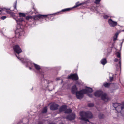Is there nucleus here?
Returning a JSON list of instances; mask_svg holds the SVG:
<instances>
[{
  "label": "nucleus",
  "mask_w": 124,
  "mask_h": 124,
  "mask_svg": "<svg viewBox=\"0 0 124 124\" xmlns=\"http://www.w3.org/2000/svg\"><path fill=\"white\" fill-rule=\"evenodd\" d=\"M113 106L115 110L120 113L123 116H124V102L122 104L116 103L113 104Z\"/></svg>",
  "instance_id": "f257e3e1"
},
{
  "label": "nucleus",
  "mask_w": 124,
  "mask_h": 124,
  "mask_svg": "<svg viewBox=\"0 0 124 124\" xmlns=\"http://www.w3.org/2000/svg\"><path fill=\"white\" fill-rule=\"evenodd\" d=\"M80 115L81 117V119L86 121H89L87 118H92L93 117L92 113L90 111L87 112H81Z\"/></svg>",
  "instance_id": "f03ea898"
},
{
  "label": "nucleus",
  "mask_w": 124,
  "mask_h": 124,
  "mask_svg": "<svg viewBox=\"0 0 124 124\" xmlns=\"http://www.w3.org/2000/svg\"><path fill=\"white\" fill-rule=\"evenodd\" d=\"M94 95L97 97L101 96L102 99L105 102H107L109 99L106 94L103 93L101 91H97L94 93Z\"/></svg>",
  "instance_id": "7ed1b4c3"
},
{
  "label": "nucleus",
  "mask_w": 124,
  "mask_h": 124,
  "mask_svg": "<svg viewBox=\"0 0 124 124\" xmlns=\"http://www.w3.org/2000/svg\"><path fill=\"white\" fill-rule=\"evenodd\" d=\"M68 78L69 79H72L73 80H77L78 79L77 74L76 73L73 74L69 76Z\"/></svg>",
  "instance_id": "20e7f679"
},
{
  "label": "nucleus",
  "mask_w": 124,
  "mask_h": 124,
  "mask_svg": "<svg viewBox=\"0 0 124 124\" xmlns=\"http://www.w3.org/2000/svg\"><path fill=\"white\" fill-rule=\"evenodd\" d=\"M13 49L15 52L19 54L22 52V51L20 48L19 46L16 45L13 47Z\"/></svg>",
  "instance_id": "39448f33"
},
{
  "label": "nucleus",
  "mask_w": 124,
  "mask_h": 124,
  "mask_svg": "<svg viewBox=\"0 0 124 124\" xmlns=\"http://www.w3.org/2000/svg\"><path fill=\"white\" fill-rule=\"evenodd\" d=\"M76 97L78 99H81L83 97V94L81 91H77L76 92Z\"/></svg>",
  "instance_id": "423d86ee"
},
{
  "label": "nucleus",
  "mask_w": 124,
  "mask_h": 124,
  "mask_svg": "<svg viewBox=\"0 0 124 124\" xmlns=\"http://www.w3.org/2000/svg\"><path fill=\"white\" fill-rule=\"evenodd\" d=\"M20 31H19L18 30H17L16 31L15 36L16 38H19L20 37L22 36V34L23 32L22 29H20Z\"/></svg>",
  "instance_id": "0eeeda50"
},
{
  "label": "nucleus",
  "mask_w": 124,
  "mask_h": 124,
  "mask_svg": "<svg viewBox=\"0 0 124 124\" xmlns=\"http://www.w3.org/2000/svg\"><path fill=\"white\" fill-rule=\"evenodd\" d=\"M108 23L110 26L114 27L116 25L117 23L112 20L111 19H109L108 20Z\"/></svg>",
  "instance_id": "6e6552de"
},
{
  "label": "nucleus",
  "mask_w": 124,
  "mask_h": 124,
  "mask_svg": "<svg viewBox=\"0 0 124 124\" xmlns=\"http://www.w3.org/2000/svg\"><path fill=\"white\" fill-rule=\"evenodd\" d=\"M58 107L59 105L57 104L54 103L50 106V108L52 110H56L58 109Z\"/></svg>",
  "instance_id": "1a4fd4ad"
},
{
  "label": "nucleus",
  "mask_w": 124,
  "mask_h": 124,
  "mask_svg": "<svg viewBox=\"0 0 124 124\" xmlns=\"http://www.w3.org/2000/svg\"><path fill=\"white\" fill-rule=\"evenodd\" d=\"M47 15H36L33 17V19L35 20H39L40 18H42L44 17H46Z\"/></svg>",
  "instance_id": "9d476101"
},
{
  "label": "nucleus",
  "mask_w": 124,
  "mask_h": 124,
  "mask_svg": "<svg viewBox=\"0 0 124 124\" xmlns=\"http://www.w3.org/2000/svg\"><path fill=\"white\" fill-rule=\"evenodd\" d=\"M121 31L124 32V29L122 30H119L118 31H117L116 32V33H115V35L113 37V40L114 41H115L116 40V39L118 35Z\"/></svg>",
  "instance_id": "9b49d317"
},
{
  "label": "nucleus",
  "mask_w": 124,
  "mask_h": 124,
  "mask_svg": "<svg viewBox=\"0 0 124 124\" xmlns=\"http://www.w3.org/2000/svg\"><path fill=\"white\" fill-rule=\"evenodd\" d=\"M75 115L73 114L69 115L66 117L67 119L70 120H73L75 119Z\"/></svg>",
  "instance_id": "f8f14e48"
},
{
  "label": "nucleus",
  "mask_w": 124,
  "mask_h": 124,
  "mask_svg": "<svg viewBox=\"0 0 124 124\" xmlns=\"http://www.w3.org/2000/svg\"><path fill=\"white\" fill-rule=\"evenodd\" d=\"M77 88L76 86L74 85L72 87L71 89V92L73 94H75L77 91Z\"/></svg>",
  "instance_id": "ddd939ff"
},
{
  "label": "nucleus",
  "mask_w": 124,
  "mask_h": 124,
  "mask_svg": "<svg viewBox=\"0 0 124 124\" xmlns=\"http://www.w3.org/2000/svg\"><path fill=\"white\" fill-rule=\"evenodd\" d=\"M67 108V106L65 105H63L61 106L59 109V112H61L62 111L66 110Z\"/></svg>",
  "instance_id": "4468645a"
},
{
  "label": "nucleus",
  "mask_w": 124,
  "mask_h": 124,
  "mask_svg": "<svg viewBox=\"0 0 124 124\" xmlns=\"http://www.w3.org/2000/svg\"><path fill=\"white\" fill-rule=\"evenodd\" d=\"M101 62L102 65H104L107 63V61L106 59L103 58L101 60Z\"/></svg>",
  "instance_id": "2eb2a0df"
},
{
  "label": "nucleus",
  "mask_w": 124,
  "mask_h": 124,
  "mask_svg": "<svg viewBox=\"0 0 124 124\" xmlns=\"http://www.w3.org/2000/svg\"><path fill=\"white\" fill-rule=\"evenodd\" d=\"M104 116L102 113H100L98 115V117L100 119H101L104 117Z\"/></svg>",
  "instance_id": "dca6fc26"
},
{
  "label": "nucleus",
  "mask_w": 124,
  "mask_h": 124,
  "mask_svg": "<svg viewBox=\"0 0 124 124\" xmlns=\"http://www.w3.org/2000/svg\"><path fill=\"white\" fill-rule=\"evenodd\" d=\"M34 65L35 68L37 70H39L40 69V67L39 65L35 63H34Z\"/></svg>",
  "instance_id": "f3484780"
},
{
  "label": "nucleus",
  "mask_w": 124,
  "mask_h": 124,
  "mask_svg": "<svg viewBox=\"0 0 124 124\" xmlns=\"http://www.w3.org/2000/svg\"><path fill=\"white\" fill-rule=\"evenodd\" d=\"M110 84V83H108L107 82H106L103 84V86L105 87H108Z\"/></svg>",
  "instance_id": "a211bd4d"
},
{
  "label": "nucleus",
  "mask_w": 124,
  "mask_h": 124,
  "mask_svg": "<svg viewBox=\"0 0 124 124\" xmlns=\"http://www.w3.org/2000/svg\"><path fill=\"white\" fill-rule=\"evenodd\" d=\"M72 110L70 109H66L65 113H70L71 112Z\"/></svg>",
  "instance_id": "6ab92c4d"
},
{
  "label": "nucleus",
  "mask_w": 124,
  "mask_h": 124,
  "mask_svg": "<svg viewBox=\"0 0 124 124\" xmlns=\"http://www.w3.org/2000/svg\"><path fill=\"white\" fill-rule=\"evenodd\" d=\"M19 15L20 17L22 18L23 17H25V14L20 13H19Z\"/></svg>",
  "instance_id": "aec40b11"
},
{
  "label": "nucleus",
  "mask_w": 124,
  "mask_h": 124,
  "mask_svg": "<svg viewBox=\"0 0 124 124\" xmlns=\"http://www.w3.org/2000/svg\"><path fill=\"white\" fill-rule=\"evenodd\" d=\"M47 112V108L46 107L44 108L42 110V112L43 113H46Z\"/></svg>",
  "instance_id": "412c9836"
},
{
  "label": "nucleus",
  "mask_w": 124,
  "mask_h": 124,
  "mask_svg": "<svg viewBox=\"0 0 124 124\" xmlns=\"http://www.w3.org/2000/svg\"><path fill=\"white\" fill-rule=\"evenodd\" d=\"M4 9H6V10L5 11L11 15H12V12L9 9H6L5 8H4Z\"/></svg>",
  "instance_id": "4be33fe9"
},
{
  "label": "nucleus",
  "mask_w": 124,
  "mask_h": 124,
  "mask_svg": "<svg viewBox=\"0 0 124 124\" xmlns=\"http://www.w3.org/2000/svg\"><path fill=\"white\" fill-rule=\"evenodd\" d=\"M81 91L83 94V95L84 94H86L88 93L87 89H84L81 90Z\"/></svg>",
  "instance_id": "5701e85b"
},
{
  "label": "nucleus",
  "mask_w": 124,
  "mask_h": 124,
  "mask_svg": "<svg viewBox=\"0 0 124 124\" xmlns=\"http://www.w3.org/2000/svg\"><path fill=\"white\" fill-rule=\"evenodd\" d=\"M87 90V92L88 93H92L93 92V90L92 88H90L87 87L86 88Z\"/></svg>",
  "instance_id": "b1692460"
},
{
  "label": "nucleus",
  "mask_w": 124,
  "mask_h": 124,
  "mask_svg": "<svg viewBox=\"0 0 124 124\" xmlns=\"http://www.w3.org/2000/svg\"><path fill=\"white\" fill-rule=\"evenodd\" d=\"M24 20L23 18L20 17L18 19V20H16V21L17 22H22L24 21Z\"/></svg>",
  "instance_id": "393cba45"
},
{
  "label": "nucleus",
  "mask_w": 124,
  "mask_h": 124,
  "mask_svg": "<svg viewBox=\"0 0 124 124\" xmlns=\"http://www.w3.org/2000/svg\"><path fill=\"white\" fill-rule=\"evenodd\" d=\"M71 9V8H66L65 9H62V11L63 12H65L66 11H69Z\"/></svg>",
  "instance_id": "a878e982"
},
{
  "label": "nucleus",
  "mask_w": 124,
  "mask_h": 124,
  "mask_svg": "<svg viewBox=\"0 0 124 124\" xmlns=\"http://www.w3.org/2000/svg\"><path fill=\"white\" fill-rule=\"evenodd\" d=\"M94 105V104L93 103H89L88 104V106L89 107H93Z\"/></svg>",
  "instance_id": "bb28decb"
},
{
  "label": "nucleus",
  "mask_w": 124,
  "mask_h": 124,
  "mask_svg": "<svg viewBox=\"0 0 124 124\" xmlns=\"http://www.w3.org/2000/svg\"><path fill=\"white\" fill-rule=\"evenodd\" d=\"M78 2H77L76 3V5L74 7V8H76L77 7H78L82 5L81 3H80L79 4H78Z\"/></svg>",
  "instance_id": "cd10ccee"
},
{
  "label": "nucleus",
  "mask_w": 124,
  "mask_h": 124,
  "mask_svg": "<svg viewBox=\"0 0 124 124\" xmlns=\"http://www.w3.org/2000/svg\"><path fill=\"white\" fill-rule=\"evenodd\" d=\"M32 18V17L31 16H27L26 17V20H28Z\"/></svg>",
  "instance_id": "c85d7f7f"
},
{
  "label": "nucleus",
  "mask_w": 124,
  "mask_h": 124,
  "mask_svg": "<svg viewBox=\"0 0 124 124\" xmlns=\"http://www.w3.org/2000/svg\"><path fill=\"white\" fill-rule=\"evenodd\" d=\"M100 1L101 0H96L95 3L96 4H98Z\"/></svg>",
  "instance_id": "c756f323"
},
{
  "label": "nucleus",
  "mask_w": 124,
  "mask_h": 124,
  "mask_svg": "<svg viewBox=\"0 0 124 124\" xmlns=\"http://www.w3.org/2000/svg\"><path fill=\"white\" fill-rule=\"evenodd\" d=\"M17 3V1L16 0L15 3V5L14 6V8L15 9H16V4Z\"/></svg>",
  "instance_id": "7c9ffc66"
},
{
  "label": "nucleus",
  "mask_w": 124,
  "mask_h": 124,
  "mask_svg": "<svg viewBox=\"0 0 124 124\" xmlns=\"http://www.w3.org/2000/svg\"><path fill=\"white\" fill-rule=\"evenodd\" d=\"M118 58H120V54L119 52H117L116 54Z\"/></svg>",
  "instance_id": "2f4dec72"
},
{
  "label": "nucleus",
  "mask_w": 124,
  "mask_h": 124,
  "mask_svg": "<svg viewBox=\"0 0 124 124\" xmlns=\"http://www.w3.org/2000/svg\"><path fill=\"white\" fill-rule=\"evenodd\" d=\"M7 17L5 16H2L0 18L2 20H4Z\"/></svg>",
  "instance_id": "473e14b6"
},
{
  "label": "nucleus",
  "mask_w": 124,
  "mask_h": 124,
  "mask_svg": "<svg viewBox=\"0 0 124 124\" xmlns=\"http://www.w3.org/2000/svg\"><path fill=\"white\" fill-rule=\"evenodd\" d=\"M104 19H107L108 17V16L107 15H104Z\"/></svg>",
  "instance_id": "72a5a7b5"
},
{
  "label": "nucleus",
  "mask_w": 124,
  "mask_h": 124,
  "mask_svg": "<svg viewBox=\"0 0 124 124\" xmlns=\"http://www.w3.org/2000/svg\"><path fill=\"white\" fill-rule=\"evenodd\" d=\"M109 79L110 81H112L113 80V77H110L109 78Z\"/></svg>",
  "instance_id": "f704fd0d"
},
{
  "label": "nucleus",
  "mask_w": 124,
  "mask_h": 124,
  "mask_svg": "<svg viewBox=\"0 0 124 124\" xmlns=\"http://www.w3.org/2000/svg\"><path fill=\"white\" fill-rule=\"evenodd\" d=\"M3 9L0 8V14H1L2 12V11Z\"/></svg>",
  "instance_id": "c9c22d12"
},
{
  "label": "nucleus",
  "mask_w": 124,
  "mask_h": 124,
  "mask_svg": "<svg viewBox=\"0 0 124 124\" xmlns=\"http://www.w3.org/2000/svg\"><path fill=\"white\" fill-rule=\"evenodd\" d=\"M118 60V59L117 58H115L114 60V61L115 62H117Z\"/></svg>",
  "instance_id": "e433bc0d"
},
{
  "label": "nucleus",
  "mask_w": 124,
  "mask_h": 124,
  "mask_svg": "<svg viewBox=\"0 0 124 124\" xmlns=\"http://www.w3.org/2000/svg\"><path fill=\"white\" fill-rule=\"evenodd\" d=\"M44 81H45V82H46L47 83V84H48L49 83H48V81L47 80H45Z\"/></svg>",
  "instance_id": "4c0bfd02"
},
{
  "label": "nucleus",
  "mask_w": 124,
  "mask_h": 124,
  "mask_svg": "<svg viewBox=\"0 0 124 124\" xmlns=\"http://www.w3.org/2000/svg\"><path fill=\"white\" fill-rule=\"evenodd\" d=\"M89 96L90 97H91L92 96V94L90 95H89Z\"/></svg>",
  "instance_id": "58836bf2"
},
{
  "label": "nucleus",
  "mask_w": 124,
  "mask_h": 124,
  "mask_svg": "<svg viewBox=\"0 0 124 124\" xmlns=\"http://www.w3.org/2000/svg\"><path fill=\"white\" fill-rule=\"evenodd\" d=\"M119 63L120 64V65H121V61L120 60L119 62Z\"/></svg>",
  "instance_id": "ea45409f"
},
{
  "label": "nucleus",
  "mask_w": 124,
  "mask_h": 124,
  "mask_svg": "<svg viewBox=\"0 0 124 124\" xmlns=\"http://www.w3.org/2000/svg\"><path fill=\"white\" fill-rule=\"evenodd\" d=\"M38 124H42L41 123H39Z\"/></svg>",
  "instance_id": "a19ab883"
},
{
  "label": "nucleus",
  "mask_w": 124,
  "mask_h": 124,
  "mask_svg": "<svg viewBox=\"0 0 124 124\" xmlns=\"http://www.w3.org/2000/svg\"><path fill=\"white\" fill-rule=\"evenodd\" d=\"M29 69L30 70H31V67H29Z\"/></svg>",
  "instance_id": "79ce46f5"
},
{
  "label": "nucleus",
  "mask_w": 124,
  "mask_h": 124,
  "mask_svg": "<svg viewBox=\"0 0 124 124\" xmlns=\"http://www.w3.org/2000/svg\"><path fill=\"white\" fill-rule=\"evenodd\" d=\"M16 57H17L18 58V59H19V58L18 57V56H16Z\"/></svg>",
  "instance_id": "37998d69"
},
{
  "label": "nucleus",
  "mask_w": 124,
  "mask_h": 124,
  "mask_svg": "<svg viewBox=\"0 0 124 124\" xmlns=\"http://www.w3.org/2000/svg\"><path fill=\"white\" fill-rule=\"evenodd\" d=\"M57 79L58 80H59V79L57 78Z\"/></svg>",
  "instance_id": "c03bdc74"
},
{
  "label": "nucleus",
  "mask_w": 124,
  "mask_h": 124,
  "mask_svg": "<svg viewBox=\"0 0 124 124\" xmlns=\"http://www.w3.org/2000/svg\"><path fill=\"white\" fill-rule=\"evenodd\" d=\"M34 10L35 11V9H34Z\"/></svg>",
  "instance_id": "a18cd8bd"
}]
</instances>
